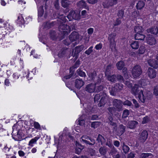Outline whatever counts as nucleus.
Returning <instances> with one entry per match:
<instances>
[{"mask_svg":"<svg viewBox=\"0 0 158 158\" xmlns=\"http://www.w3.org/2000/svg\"><path fill=\"white\" fill-rule=\"evenodd\" d=\"M96 84L92 83L86 85L85 90L86 91L89 93H92L95 91L96 88Z\"/></svg>","mask_w":158,"mask_h":158,"instance_id":"12","label":"nucleus"},{"mask_svg":"<svg viewBox=\"0 0 158 158\" xmlns=\"http://www.w3.org/2000/svg\"><path fill=\"white\" fill-rule=\"evenodd\" d=\"M121 19L117 18L113 23V25L114 27H115L119 25L121 23V21L120 20Z\"/></svg>","mask_w":158,"mask_h":158,"instance_id":"53","label":"nucleus"},{"mask_svg":"<svg viewBox=\"0 0 158 158\" xmlns=\"http://www.w3.org/2000/svg\"><path fill=\"white\" fill-rule=\"evenodd\" d=\"M30 120L29 122L26 121H24V124L26 125V127L24 126L23 127V122L21 121H19L12 126V128H31V127L33 126V123L35 128H41V126L38 122H34L31 119Z\"/></svg>","mask_w":158,"mask_h":158,"instance_id":"1","label":"nucleus"},{"mask_svg":"<svg viewBox=\"0 0 158 158\" xmlns=\"http://www.w3.org/2000/svg\"><path fill=\"white\" fill-rule=\"evenodd\" d=\"M100 125V123L98 122H94L91 124V127L94 128H97Z\"/></svg>","mask_w":158,"mask_h":158,"instance_id":"50","label":"nucleus"},{"mask_svg":"<svg viewBox=\"0 0 158 158\" xmlns=\"http://www.w3.org/2000/svg\"><path fill=\"white\" fill-rule=\"evenodd\" d=\"M12 135L14 136H17L19 138L21 137L22 134L19 133V130H17V129H14L12 132Z\"/></svg>","mask_w":158,"mask_h":158,"instance_id":"40","label":"nucleus"},{"mask_svg":"<svg viewBox=\"0 0 158 158\" xmlns=\"http://www.w3.org/2000/svg\"><path fill=\"white\" fill-rule=\"evenodd\" d=\"M110 4L109 0H108L103 2L102 5L104 8L109 9L110 7H112Z\"/></svg>","mask_w":158,"mask_h":158,"instance_id":"41","label":"nucleus"},{"mask_svg":"<svg viewBox=\"0 0 158 158\" xmlns=\"http://www.w3.org/2000/svg\"><path fill=\"white\" fill-rule=\"evenodd\" d=\"M108 81L112 83H114L116 81V76L114 74L112 75H109L106 76Z\"/></svg>","mask_w":158,"mask_h":158,"instance_id":"22","label":"nucleus"},{"mask_svg":"<svg viewBox=\"0 0 158 158\" xmlns=\"http://www.w3.org/2000/svg\"><path fill=\"white\" fill-rule=\"evenodd\" d=\"M51 39L53 40H56L57 37L56 35V32L54 31H51L49 32Z\"/></svg>","mask_w":158,"mask_h":158,"instance_id":"43","label":"nucleus"},{"mask_svg":"<svg viewBox=\"0 0 158 158\" xmlns=\"http://www.w3.org/2000/svg\"><path fill=\"white\" fill-rule=\"evenodd\" d=\"M108 98L106 94L105 96L101 97L99 103L98 104V106L99 107H101L104 106V105L107 103V101Z\"/></svg>","mask_w":158,"mask_h":158,"instance_id":"19","label":"nucleus"},{"mask_svg":"<svg viewBox=\"0 0 158 158\" xmlns=\"http://www.w3.org/2000/svg\"><path fill=\"white\" fill-rule=\"evenodd\" d=\"M77 6L80 9L83 8L86 9L87 10H89V7L87 5V4L85 1L83 0H81L79 1L77 4Z\"/></svg>","mask_w":158,"mask_h":158,"instance_id":"14","label":"nucleus"},{"mask_svg":"<svg viewBox=\"0 0 158 158\" xmlns=\"http://www.w3.org/2000/svg\"><path fill=\"white\" fill-rule=\"evenodd\" d=\"M134 31L135 33H143L144 31L143 29L142 26H136L134 28Z\"/></svg>","mask_w":158,"mask_h":158,"instance_id":"29","label":"nucleus"},{"mask_svg":"<svg viewBox=\"0 0 158 158\" xmlns=\"http://www.w3.org/2000/svg\"><path fill=\"white\" fill-rule=\"evenodd\" d=\"M102 139L105 140L104 138L102 135L99 134L96 139V140L98 141V143H101L102 145H103V143L102 140Z\"/></svg>","mask_w":158,"mask_h":158,"instance_id":"44","label":"nucleus"},{"mask_svg":"<svg viewBox=\"0 0 158 158\" xmlns=\"http://www.w3.org/2000/svg\"><path fill=\"white\" fill-rule=\"evenodd\" d=\"M93 46L90 47L87 50L85 51V53L88 55H89L93 51Z\"/></svg>","mask_w":158,"mask_h":158,"instance_id":"58","label":"nucleus"},{"mask_svg":"<svg viewBox=\"0 0 158 158\" xmlns=\"http://www.w3.org/2000/svg\"><path fill=\"white\" fill-rule=\"evenodd\" d=\"M147 32L148 33L157 35L158 34V27L157 26H152L147 30Z\"/></svg>","mask_w":158,"mask_h":158,"instance_id":"17","label":"nucleus"},{"mask_svg":"<svg viewBox=\"0 0 158 158\" xmlns=\"http://www.w3.org/2000/svg\"><path fill=\"white\" fill-rule=\"evenodd\" d=\"M67 1L68 0H61V5L64 8L67 7L69 6V3Z\"/></svg>","mask_w":158,"mask_h":158,"instance_id":"51","label":"nucleus"},{"mask_svg":"<svg viewBox=\"0 0 158 158\" xmlns=\"http://www.w3.org/2000/svg\"><path fill=\"white\" fill-rule=\"evenodd\" d=\"M123 104L124 106H131V107L133 106L131 102L128 100H126L124 101L123 102Z\"/></svg>","mask_w":158,"mask_h":158,"instance_id":"52","label":"nucleus"},{"mask_svg":"<svg viewBox=\"0 0 158 158\" xmlns=\"http://www.w3.org/2000/svg\"><path fill=\"white\" fill-rule=\"evenodd\" d=\"M129 114V111L127 109L124 110L123 113L122 118H126L127 117Z\"/></svg>","mask_w":158,"mask_h":158,"instance_id":"48","label":"nucleus"},{"mask_svg":"<svg viewBox=\"0 0 158 158\" xmlns=\"http://www.w3.org/2000/svg\"><path fill=\"white\" fill-rule=\"evenodd\" d=\"M123 150L125 153H127L129 150V147L125 144L124 143H123Z\"/></svg>","mask_w":158,"mask_h":158,"instance_id":"47","label":"nucleus"},{"mask_svg":"<svg viewBox=\"0 0 158 158\" xmlns=\"http://www.w3.org/2000/svg\"><path fill=\"white\" fill-rule=\"evenodd\" d=\"M71 29L62 30L61 32V34L62 35V39L64 38L66 35H67L70 32Z\"/></svg>","mask_w":158,"mask_h":158,"instance_id":"45","label":"nucleus"},{"mask_svg":"<svg viewBox=\"0 0 158 158\" xmlns=\"http://www.w3.org/2000/svg\"><path fill=\"white\" fill-rule=\"evenodd\" d=\"M66 52L64 49H62L58 53V56L60 58L62 57L65 54Z\"/></svg>","mask_w":158,"mask_h":158,"instance_id":"55","label":"nucleus"},{"mask_svg":"<svg viewBox=\"0 0 158 158\" xmlns=\"http://www.w3.org/2000/svg\"><path fill=\"white\" fill-rule=\"evenodd\" d=\"M148 132L146 131H143L140 136V142L142 143H144L148 137Z\"/></svg>","mask_w":158,"mask_h":158,"instance_id":"16","label":"nucleus"},{"mask_svg":"<svg viewBox=\"0 0 158 158\" xmlns=\"http://www.w3.org/2000/svg\"><path fill=\"white\" fill-rule=\"evenodd\" d=\"M124 85L121 83H116L109 87L110 94L115 96L116 93L120 92L123 88Z\"/></svg>","mask_w":158,"mask_h":158,"instance_id":"3","label":"nucleus"},{"mask_svg":"<svg viewBox=\"0 0 158 158\" xmlns=\"http://www.w3.org/2000/svg\"><path fill=\"white\" fill-rule=\"evenodd\" d=\"M156 60H152L148 61L149 65L153 68L156 69L158 68V54L156 56Z\"/></svg>","mask_w":158,"mask_h":158,"instance_id":"15","label":"nucleus"},{"mask_svg":"<svg viewBox=\"0 0 158 158\" xmlns=\"http://www.w3.org/2000/svg\"><path fill=\"white\" fill-rule=\"evenodd\" d=\"M145 3L143 1H139L138 2L136 6L138 10H140L144 7Z\"/></svg>","mask_w":158,"mask_h":158,"instance_id":"35","label":"nucleus"},{"mask_svg":"<svg viewBox=\"0 0 158 158\" xmlns=\"http://www.w3.org/2000/svg\"><path fill=\"white\" fill-rule=\"evenodd\" d=\"M113 105L116 110L120 111L122 110V102L121 100L114 99L113 102Z\"/></svg>","mask_w":158,"mask_h":158,"instance_id":"6","label":"nucleus"},{"mask_svg":"<svg viewBox=\"0 0 158 158\" xmlns=\"http://www.w3.org/2000/svg\"><path fill=\"white\" fill-rule=\"evenodd\" d=\"M84 82L82 79H77L75 81V86L78 89H80L84 85Z\"/></svg>","mask_w":158,"mask_h":158,"instance_id":"18","label":"nucleus"},{"mask_svg":"<svg viewBox=\"0 0 158 158\" xmlns=\"http://www.w3.org/2000/svg\"><path fill=\"white\" fill-rule=\"evenodd\" d=\"M54 5L56 9L57 10L59 9L60 6L58 0H56L54 3Z\"/></svg>","mask_w":158,"mask_h":158,"instance_id":"59","label":"nucleus"},{"mask_svg":"<svg viewBox=\"0 0 158 158\" xmlns=\"http://www.w3.org/2000/svg\"><path fill=\"white\" fill-rule=\"evenodd\" d=\"M69 75H65L64 77V78L65 79H69L72 77L73 75L74 74V71L71 69V68L69 69Z\"/></svg>","mask_w":158,"mask_h":158,"instance_id":"37","label":"nucleus"},{"mask_svg":"<svg viewBox=\"0 0 158 158\" xmlns=\"http://www.w3.org/2000/svg\"><path fill=\"white\" fill-rule=\"evenodd\" d=\"M84 48V47L83 45L77 46L75 48V51L73 52V57H75L76 60L78 58L79 53L83 50Z\"/></svg>","mask_w":158,"mask_h":158,"instance_id":"10","label":"nucleus"},{"mask_svg":"<svg viewBox=\"0 0 158 158\" xmlns=\"http://www.w3.org/2000/svg\"><path fill=\"white\" fill-rule=\"evenodd\" d=\"M99 151L101 155L104 156L106 154L107 149L105 147H101L99 149Z\"/></svg>","mask_w":158,"mask_h":158,"instance_id":"38","label":"nucleus"},{"mask_svg":"<svg viewBox=\"0 0 158 158\" xmlns=\"http://www.w3.org/2000/svg\"><path fill=\"white\" fill-rule=\"evenodd\" d=\"M118 0H109L110 5H111L112 7L114 5H116L118 3Z\"/></svg>","mask_w":158,"mask_h":158,"instance_id":"62","label":"nucleus"},{"mask_svg":"<svg viewBox=\"0 0 158 158\" xmlns=\"http://www.w3.org/2000/svg\"><path fill=\"white\" fill-rule=\"evenodd\" d=\"M116 35L114 33H111L109 35L108 40L110 43V46L111 48H115L116 44L115 41Z\"/></svg>","mask_w":158,"mask_h":158,"instance_id":"8","label":"nucleus"},{"mask_svg":"<svg viewBox=\"0 0 158 158\" xmlns=\"http://www.w3.org/2000/svg\"><path fill=\"white\" fill-rule=\"evenodd\" d=\"M11 29H10V27L9 28L8 30V35L10 37L13 38L14 36L16 35V32L15 31V29L13 27H11Z\"/></svg>","mask_w":158,"mask_h":158,"instance_id":"32","label":"nucleus"},{"mask_svg":"<svg viewBox=\"0 0 158 158\" xmlns=\"http://www.w3.org/2000/svg\"><path fill=\"white\" fill-rule=\"evenodd\" d=\"M44 6L41 5L38 9V17H42L44 14Z\"/></svg>","mask_w":158,"mask_h":158,"instance_id":"28","label":"nucleus"},{"mask_svg":"<svg viewBox=\"0 0 158 158\" xmlns=\"http://www.w3.org/2000/svg\"><path fill=\"white\" fill-rule=\"evenodd\" d=\"M138 122L136 121L132 120L129 122V128H135L138 125Z\"/></svg>","mask_w":158,"mask_h":158,"instance_id":"27","label":"nucleus"},{"mask_svg":"<svg viewBox=\"0 0 158 158\" xmlns=\"http://www.w3.org/2000/svg\"><path fill=\"white\" fill-rule=\"evenodd\" d=\"M152 155L151 153H143L141 155L139 158H147L149 156H151Z\"/></svg>","mask_w":158,"mask_h":158,"instance_id":"61","label":"nucleus"},{"mask_svg":"<svg viewBox=\"0 0 158 158\" xmlns=\"http://www.w3.org/2000/svg\"><path fill=\"white\" fill-rule=\"evenodd\" d=\"M124 10L121 9L118 11L117 13V15L118 17V18L122 19L123 18L124 15Z\"/></svg>","mask_w":158,"mask_h":158,"instance_id":"39","label":"nucleus"},{"mask_svg":"<svg viewBox=\"0 0 158 158\" xmlns=\"http://www.w3.org/2000/svg\"><path fill=\"white\" fill-rule=\"evenodd\" d=\"M125 62L123 60H120L118 61L116 64V66L117 69L119 70H121L125 67Z\"/></svg>","mask_w":158,"mask_h":158,"instance_id":"25","label":"nucleus"},{"mask_svg":"<svg viewBox=\"0 0 158 158\" xmlns=\"http://www.w3.org/2000/svg\"><path fill=\"white\" fill-rule=\"evenodd\" d=\"M77 74L81 77H85L86 76L85 73L80 69L77 70Z\"/></svg>","mask_w":158,"mask_h":158,"instance_id":"49","label":"nucleus"},{"mask_svg":"<svg viewBox=\"0 0 158 158\" xmlns=\"http://www.w3.org/2000/svg\"><path fill=\"white\" fill-rule=\"evenodd\" d=\"M67 17L69 21H71L73 19L79 20L81 19L80 12L72 10L69 12Z\"/></svg>","mask_w":158,"mask_h":158,"instance_id":"4","label":"nucleus"},{"mask_svg":"<svg viewBox=\"0 0 158 158\" xmlns=\"http://www.w3.org/2000/svg\"><path fill=\"white\" fill-rule=\"evenodd\" d=\"M143 71L141 67L139 65L136 64L132 69V75L134 78L138 77L142 74Z\"/></svg>","mask_w":158,"mask_h":158,"instance_id":"5","label":"nucleus"},{"mask_svg":"<svg viewBox=\"0 0 158 158\" xmlns=\"http://www.w3.org/2000/svg\"><path fill=\"white\" fill-rule=\"evenodd\" d=\"M116 80H117L118 81L120 82H124V79L123 77V76L120 74H118L116 76Z\"/></svg>","mask_w":158,"mask_h":158,"instance_id":"56","label":"nucleus"},{"mask_svg":"<svg viewBox=\"0 0 158 158\" xmlns=\"http://www.w3.org/2000/svg\"><path fill=\"white\" fill-rule=\"evenodd\" d=\"M87 152L91 156H94L95 155L96 152L95 150L92 148H88Z\"/></svg>","mask_w":158,"mask_h":158,"instance_id":"46","label":"nucleus"},{"mask_svg":"<svg viewBox=\"0 0 158 158\" xmlns=\"http://www.w3.org/2000/svg\"><path fill=\"white\" fill-rule=\"evenodd\" d=\"M97 76L96 72L94 70L93 72H90L89 75V77L92 80H94L95 79V77Z\"/></svg>","mask_w":158,"mask_h":158,"instance_id":"42","label":"nucleus"},{"mask_svg":"<svg viewBox=\"0 0 158 158\" xmlns=\"http://www.w3.org/2000/svg\"><path fill=\"white\" fill-rule=\"evenodd\" d=\"M146 51V49L145 46H141L139 47L137 53L139 54H143Z\"/></svg>","mask_w":158,"mask_h":158,"instance_id":"34","label":"nucleus"},{"mask_svg":"<svg viewBox=\"0 0 158 158\" xmlns=\"http://www.w3.org/2000/svg\"><path fill=\"white\" fill-rule=\"evenodd\" d=\"M145 37L143 33H136L135 35V40H144Z\"/></svg>","mask_w":158,"mask_h":158,"instance_id":"21","label":"nucleus"},{"mask_svg":"<svg viewBox=\"0 0 158 158\" xmlns=\"http://www.w3.org/2000/svg\"><path fill=\"white\" fill-rule=\"evenodd\" d=\"M36 69L35 68H34L32 69V70L30 72L28 71L27 72V73H26V72H25V74H27V75L24 77H26V78L28 80L30 79L31 80L32 78V76L31 75V73H32L34 75L36 73Z\"/></svg>","mask_w":158,"mask_h":158,"instance_id":"24","label":"nucleus"},{"mask_svg":"<svg viewBox=\"0 0 158 158\" xmlns=\"http://www.w3.org/2000/svg\"><path fill=\"white\" fill-rule=\"evenodd\" d=\"M71 29L69 26L64 24L62 23L58 27V29L59 31H61L62 30H64Z\"/></svg>","mask_w":158,"mask_h":158,"instance_id":"26","label":"nucleus"},{"mask_svg":"<svg viewBox=\"0 0 158 158\" xmlns=\"http://www.w3.org/2000/svg\"><path fill=\"white\" fill-rule=\"evenodd\" d=\"M139 11L135 10L132 13V16L134 18V19H136L138 16L139 14Z\"/></svg>","mask_w":158,"mask_h":158,"instance_id":"54","label":"nucleus"},{"mask_svg":"<svg viewBox=\"0 0 158 158\" xmlns=\"http://www.w3.org/2000/svg\"><path fill=\"white\" fill-rule=\"evenodd\" d=\"M17 21V23L18 24L19 26L23 25L25 23L24 19L22 15L18 16Z\"/></svg>","mask_w":158,"mask_h":158,"instance_id":"31","label":"nucleus"},{"mask_svg":"<svg viewBox=\"0 0 158 158\" xmlns=\"http://www.w3.org/2000/svg\"><path fill=\"white\" fill-rule=\"evenodd\" d=\"M139 88L138 85L135 84L134 86L132 88V93L135 95L137 96L139 99L142 102L144 103L146 98L143 94V90H140Z\"/></svg>","mask_w":158,"mask_h":158,"instance_id":"2","label":"nucleus"},{"mask_svg":"<svg viewBox=\"0 0 158 158\" xmlns=\"http://www.w3.org/2000/svg\"><path fill=\"white\" fill-rule=\"evenodd\" d=\"M75 123L77 125H79L80 126H83L85 125V121L84 119H82L81 117L78 118V120H77L75 121Z\"/></svg>","mask_w":158,"mask_h":158,"instance_id":"36","label":"nucleus"},{"mask_svg":"<svg viewBox=\"0 0 158 158\" xmlns=\"http://www.w3.org/2000/svg\"><path fill=\"white\" fill-rule=\"evenodd\" d=\"M112 65L109 64L106 67L105 72V75L106 76L110 75L111 72Z\"/></svg>","mask_w":158,"mask_h":158,"instance_id":"33","label":"nucleus"},{"mask_svg":"<svg viewBox=\"0 0 158 158\" xmlns=\"http://www.w3.org/2000/svg\"><path fill=\"white\" fill-rule=\"evenodd\" d=\"M153 94L156 96H158V85L155 86L153 90Z\"/></svg>","mask_w":158,"mask_h":158,"instance_id":"64","label":"nucleus"},{"mask_svg":"<svg viewBox=\"0 0 158 158\" xmlns=\"http://www.w3.org/2000/svg\"><path fill=\"white\" fill-rule=\"evenodd\" d=\"M79 38L78 33L76 31H73L69 35V39L71 42L76 41Z\"/></svg>","mask_w":158,"mask_h":158,"instance_id":"13","label":"nucleus"},{"mask_svg":"<svg viewBox=\"0 0 158 158\" xmlns=\"http://www.w3.org/2000/svg\"><path fill=\"white\" fill-rule=\"evenodd\" d=\"M81 139L83 142L91 146L93 145L95 143L94 139L86 135L82 136Z\"/></svg>","mask_w":158,"mask_h":158,"instance_id":"7","label":"nucleus"},{"mask_svg":"<svg viewBox=\"0 0 158 158\" xmlns=\"http://www.w3.org/2000/svg\"><path fill=\"white\" fill-rule=\"evenodd\" d=\"M130 46L133 49H137L139 47V42L137 41H132Z\"/></svg>","mask_w":158,"mask_h":158,"instance_id":"30","label":"nucleus"},{"mask_svg":"<svg viewBox=\"0 0 158 158\" xmlns=\"http://www.w3.org/2000/svg\"><path fill=\"white\" fill-rule=\"evenodd\" d=\"M146 41L147 43L151 45H155L156 42L155 37L152 35L149 34L146 38Z\"/></svg>","mask_w":158,"mask_h":158,"instance_id":"9","label":"nucleus"},{"mask_svg":"<svg viewBox=\"0 0 158 158\" xmlns=\"http://www.w3.org/2000/svg\"><path fill=\"white\" fill-rule=\"evenodd\" d=\"M21 72L20 71H18L14 73L12 75L13 79L15 80H17L19 78H22L24 77V76H22L21 74Z\"/></svg>","mask_w":158,"mask_h":158,"instance_id":"20","label":"nucleus"},{"mask_svg":"<svg viewBox=\"0 0 158 158\" xmlns=\"http://www.w3.org/2000/svg\"><path fill=\"white\" fill-rule=\"evenodd\" d=\"M110 122L109 123L110 127L112 128H117V124L115 122H113V118L111 116L108 118Z\"/></svg>","mask_w":158,"mask_h":158,"instance_id":"23","label":"nucleus"},{"mask_svg":"<svg viewBox=\"0 0 158 158\" xmlns=\"http://www.w3.org/2000/svg\"><path fill=\"white\" fill-rule=\"evenodd\" d=\"M76 145L79 149L82 150L84 148V146L82 145L79 142L76 141Z\"/></svg>","mask_w":158,"mask_h":158,"instance_id":"60","label":"nucleus"},{"mask_svg":"<svg viewBox=\"0 0 158 158\" xmlns=\"http://www.w3.org/2000/svg\"><path fill=\"white\" fill-rule=\"evenodd\" d=\"M146 73L150 79H153L156 76V70L151 67L148 68Z\"/></svg>","mask_w":158,"mask_h":158,"instance_id":"11","label":"nucleus"},{"mask_svg":"<svg viewBox=\"0 0 158 158\" xmlns=\"http://www.w3.org/2000/svg\"><path fill=\"white\" fill-rule=\"evenodd\" d=\"M122 72L123 73V75L126 78L127 77H128V74H127V68L126 67H124L122 69Z\"/></svg>","mask_w":158,"mask_h":158,"instance_id":"57","label":"nucleus"},{"mask_svg":"<svg viewBox=\"0 0 158 158\" xmlns=\"http://www.w3.org/2000/svg\"><path fill=\"white\" fill-rule=\"evenodd\" d=\"M132 101L134 105L135 108H137L139 107V105L135 99H132Z\"/></svg>","mask_w":158,"mask_h":158,"instance_id":"63","label":"nucleus"}]
</instances>
